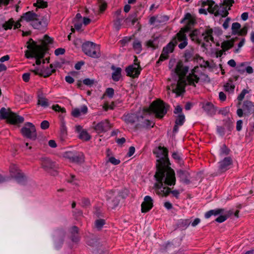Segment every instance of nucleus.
<instances>
[{
  "instance_id": "nucleus-8",
  "label": "nucleus",
  "mask_w": 254,
  "mask_h": 254,
  "mask_svg": "<svg viewBox=\"0 0 254 254\" xmlns=\"http://www.w3.org/2000/svg\"><path fill=\"white\" fill-rule=\"evenodd\" d=\"M21 133L24 137L32 140L36 139L37 133L35 126L31 123H25L21 129Z\"/></svg>"
},
{
  "instance_id": "nucleus-16",
  "label": "nucleus",
  "mask_w": 254,
  "mask_h": 254,
  "mask_svg": "<svg viewBox=\"0 0 254 254\" xmlns=\"http://www.w3.org/2000/svg\"><path fill=\"white\" fill-rule=\"evenodd\" d=\"M140 68L138 64H134L128 66L126 69L127 75L132 77H136L140 74Z\"/></svg>"
},
{
  "instance_id": "nucleus-24",
  "label": "nucleus",
  "mask_w": 254,
  "mask_h": 254,
  "mask_svg": "<svg viewBox=\"0 0 254 254\" xmlns=\"http://www.w3.org/2000/svg\"><path fill=\"white\" fill-rule=\"evenodd\" d=\"M75 130L78 133L79 137L81 139L87 141L90 139L91 136L89 134L86 130L82 129L80 126H76Z\"/></svg>"
},
{
  "instance_id": "nucleus-49",
  "label": "nucleus",
  "mask_w": 254,
  "mask_h": 254,
  "mask_svg": "<svg viewBox=\"0 0 254 254\" xmlns=\"http://www.w3.org/2000/svg\"><path fill=\"white\" fill-rule=\"evenodd\" d=\"M172 156L175 160H177L178 162L180 165L183 164V162L182 161L181 155L179 153L174 152L173 153Z\"/></svg>"
},
{
  "instance_id": "nucleus-35",
  "label": "nucleus",
  "mask_w": 254,
  "mask_h": 254,
  "mask_svg": "<svg viewBox=\"0 0 254 254\" xmlns=\"http://www.w3.org/2000/svg\"><path fill=\"white\" fill-rule=\"evenodd\" d=\"M224 209H216L214 210H211L207 212L205 214L206 218H209L212 215H217L220 213H223Z\"/></svg>"
},
{
  "instance_id": "nucleus-25",
  "label": "nucleus",
  "mask_w": 254,
  "mask_h": 254,
  "mask_svg": "<svg viewBox=\"0 0 254 254\" xmlns=\"http://www.w3.org/2000/svg\"><path fill=\"white\" fill-rule=\"evenodd\" d=\"M88 108L85 105H83L79 108H74L72 110L71 114L74 117H78L82 115H85L87 113Z\"/></svg>"
},
{
  "instance_id": "nucleus-41",
  "label": "nucleus",
  "mask_w": 254,
  "mask_h": 254,
  "mask_svg": "<svg viewBox=\"0 0 254 254\" xmlns=\"http://www.w3.org/2000/svg\"><path fill=\"white\" fill-rule=\"evenodd\" d=\"M133 47L136 53L138 54L141 51V43L138 41L135 40L133 43Z\"/></svg>"
},
{
  "instance_id": "nucleus-34",
  "label": "nucleus",
  "mask_w": 254,
  "mask_h": 254,
  "mask_svg": "<svg viewBox=\"0 0 254 254\" xmlns=\"http://www.w3.org/2000/svg\"><path fill=\"white\" fill-rule=\"evenodd\" d=\"M38 104L44 107L49 106L48 100L42 94L38 95Z\"/></svg>"
},
{
  "instance_id": "nucleus-6",
  "label": "nucleus",
  "mask_w": 254,
  "mask_h": 254,
  "mask_svg": "<svg viewBox=\"0 0 254 254\" xmlns=\"http://www.w3.org/2000/svg\"><path fill=\"white\" fill-rule=\"evenodd\" d=\"M153 112L158 118H162L167 113V108L163 102L160 100L154 101L150 106L147 112Z\"/></svg>"
},
{
  "instance_id": "nucleus-57",
  "label": "nucleus",
  "mask_w": 254,
  "mask_h": 254,
  "mask_svg": "<svg viewBox=\"0 0 254 254\" xmlns=\"http://www.w3.org/2000/svg\"><path fill=\"white\" fill-rule=\"evenodd\" d=\"M61 131L63 135H64L66 133V127L65 123L64 121H62L61 124Z\"/></svg>"
},
{
  "instance_id": "nucleus-37",
  "label": "nucleus",
  "mask_w": 254,
  "mask_h": 254,
  "mask_svg": "<svg viewBox=\"0 0 254 254\" xmlns=\"http://www.w3.org/2000/svg\"><path fill=\"white\" fill-rule=\"evenodd\" d=\"M234 45V41L232 40L226 41L223 42L221 44V48L222 49L226 52L229 49H231Z\"/></svg>"
},
{
  "instance_id": "nucleus-38",
  "label": "nucleus",
  "mask_w": 254,
  "mask_h": 254,
  "mask_svg": "<svg viewBox=\"0 0 254 254\" xmlns=\"http://www.w3.org/2000/svg\"><path fill=\"white\" fill-rule=\"evenodd\" d=\"M121 76V68L120 67L116 68L112 73V78L114 81H118L119 80Z\"/></svg>"
},
{
  "instance_id": "nucleus-30",
  "label": "nucleus",
  "mask_w": 254,
  "mask_h": 254,
  "mask_svg": "<svg viewBox=\"0 0 254 254\" xmlns=\"http://www.w3.org/2000/svg\"><path fill=\"white\" fill-rule=\"evenodd\" d=\"M87 244L93 251H97L101 247V245L96 239H91L87 241Z\"/></svg>"
},
{
  "instance_id": "nucleus-40",
  "label": "nucleus",
  "mask_w": 254,
  "mask_h": 254,
  "mask_svg": "<svg viewBox=\"0 0 254 254\" xmlns=\"http://www.w3.org/2000/svg\"><path fill=\"white\" fill-rule=\"evenodd\" d=\"M83 161V155L82 153H74L72 161L75 162H81Z\"/></svg>"
},
{
  "instance_id": "nucleus-19",
  "label": "nucleus",
  "mask_w": 254,
  "mask_h": 254,
  "mask_svg": "<svg viewBox=\"0 0 254 254\" xmlns=\"http://www.w3.org/2000/svg\"><path fill=\"white\" fill-rule=\"evenodd\" d=\"M38 15L33 11H28L21 16L20 20V22L25 21L27 22H31V24L34 22L35 20L37 19Z\"/></svg>"
},
{
  "instance_id": "nucleus-31",
  "label": "nucleus",
  "mask_w": 254,
  "mask_h": 254,
  "mask_svg": "<svg viewBox=\"0 0 254 254\" xmlns=\"http://www.w3.org/2000/svg\"><path fill=\"white\" fill-rule=\"evenodd\" d=\"M50 69H48L45 74H44L42 73L41 71H39V69H35V70H32L31 71L33 72L35 74H38L40 75L41 76H43L44 77H48L52 74V73L54 72L55 71V69L53 68V65L52 64L50 65Z\"/></svg>"
},
{
  "instance_id": "nucleus-54",
  "label": "nucleus",
  "mask_w": 254,
  "mask_h": 254,
  "mask_svg": "<svg viewBox=\"0 0 254 254\" xmlns=\"http://www.w3.org/2000/svg\"><path fill=\"white\" fill-rule=\"evenodd\" d=\"M108 161L110 162L113 165H118L120 163V160L117 159L114 157H109Z\"/></svg>"
},
{
  "instance_id": "nucleus-55",
  "label": "nucleus",
  "mask_w": 254,
  "mask_h": 254,
  "mask_svg": "<svg viewBox=\"0 0 254 254\" xmlns=\"http://www.w3.org/2000/svg\"><path fill=\"white\" fill-rule=\"evenodd\" d=\"M52 108L54 110H55L56 112H61V113H65V109L64 108L61 107L58 105H56L53 106Z\"/></svg>"
},
{
  "instance_id": "nucleus-28",
  "label": "nucleus",
  "mask_w": 254,
  "mask_h": 254,
  "mask_svg": "<svg viewBox=\"0 0 254 254\" xmlns=\"http://www.w3.org/2000/svg\"><path fill=\"white\" fill-rule=\"evenodd\" d=\"M124 121L127 124L132 125L138 120L137 116L134 114H127L124 117Z\"/></svg>"
},
{
  "instance_id": "nucleus-50",
  "label": "nucleus",
  "mask_w": 254,
  "mask_h": 254,
  "mask_svg": "<svg viewBox=\"0 0 254 254\" xmlns=\"http://www.w3.org/2000/svg\"><path fill=\"white\" fill-rule=\"evenodd\" d=\"M104 224L105 220L103 219L97 220L95 223L96 227L98 229H100Z\"/></svg>"
},
{
  "instance_id": "nucleus-23",
  "label": "nucleus",
  "mask_w": 254,
  "mask_h": 254,
  "mask_svg": "<svg viewBox=\"0 0 254 254\" xmlns=\"http://www.w3.org/2000/svg\"><path fill=\"white\" fill-rule=\"evenodd\" d=\"M232 164V159L230 157H226L219 162V169L222 172H225L230 168Z\"/></svg>"
},
{
  "instance_id": "nucleus-61",
  "label": "nucleus",
  "mask_w": 254,
  "mask_h": 254,
  "mask_svg": "<svg viewBox=\"0 0 254 254\" xmlns=\"http://www.w3.org/2000/svg\"><path fill=\"white\" fill-rule=\"evenodd\" d=\"M65 52V50L63 48H58L55 51V54L56 56L63 55Z\"/></svg>"
},
{
  "instance_id": "nucleus-7",
  "label": "nucleus",
  "mask_w": 254,
  "mask_h": 254,
  "mask_svg": "<svg viewBox=\"0 0 254 254\" xmlns=\"http://www.w3.org/2000/svg\"><path fill=\"white\" fill-rule=\"evenodd\" d=\"M84 53L92 58H98L100 56L99 47L93 42H87L82 45Z\"/></svg>"
},
{
  "instance_id": "nucleus-9",
  "label": "nucleus",
  "mask_w": 254,
  "mask_h": 254,
  "mask_svg": "<svg viewBox=\"0 0 254 254\" xmlns=\"http://www.w3.org/2000/svg\"><path fill=\"white\" fill-rule=\"evenodd\" d=\"M212 32L213 31L211 29L206 30L205 32L201 34L200 39L199 40L197 39L196 37L197 31L194 30L190 34V37L192 40H197L199 43H200L202 40L207 43H214V39L212 35Z\"/></svg>"
},
{
  "instance_id": "nucleus-26",
  "label": "nucleus",
  "mask_w": 254,
  "mask_h": 254,
  "mask_svg": "<svg viewBox=\"0 0 254 254\" xmlns=\"http://www.w3.org/2000/svg\"><path fill=\"white\" fill-rule=\"evenodd\" d=\"M177 175L182 182L187 184L189 183L190 175L188 172L179 170L177 171Z\"/></svg>"
},
{
  "instance_id": "nucleus-63",
  "label": "nucleus",
  "mask_w": 254,
  "mask_h": 254,
  "mask_svg": "<svg viewBox=\"0 0 254 254\" xmlns=\"http://www.w3.org/2000/svg\"><path fill=\"white\" fill-rule=\"evenodd\" d=\"M52 39L49 36L45 35L44 38L43 43L45 44H48L52 42Z\"/></svg>"
},
{
  "instance_id": "nucleus-20",
  "label": "nucleus",
  "mask_w": 254,
  "mask_h": 254,
  "mask_svg": "<svg viewBox=\"0 0 254 254\" xmlns=\"http://www.w3.org/2000/svg\"><path fill=\"white\" fill-rule=\"evenodd\" d=\"M41 164L42 167L46 170L54 169L56 167L55 162L47 157L41 158Z\"/></svg>"
},
{
  "instance_id": "nucleus-64",
  "label": "nucleus",
  "mask_w": 254,
  "mask_h": 254,
  "mask_svg": "<svg viewBox=\"0 0 254 254\" xmlns=\"http://www.w3.org/2000/svg\"><path fill=\"white\" fill-rule=\"evenodd\" d=\"M74 153L72 152H66L64 154V157L72 161Z\"/></svg>"
},
{
  "instance_id": "nucleus-12",
  "label": "nucleus",
  "mask_w": 254,
  "mask_h": 254,
  "mask_svg": "<svg viewBox=\"0 0 254 254\" xmlns=\"http://www.w3.org/2000/svg\"><path fill=\"white\" fill-rule=\"evenodd\" d=\"M195 69L196 68L193 69L191 71V73H190L187 77V84L194 86H195V83H197L200 78H202L203 77H205L203 78V79L208 78L207 76L204 74H201L200 76H198V75L195 73Z\"/></svg>"
},
{
  "instance_id": "nucleus-59",
  "label": "nucleus",
  "mask_w": 254,
  "mask_h": 254,
  "mask_svg": "<svg viewBox=\"0 0 254 254\" xmlns=\"http://www.w3.org/2000/svg\"><path fill=\"white\" fill-rule=\"evenodd\" d=\"M229 112V108L225 107L219 110V113L223 115L226 116Z\"/></svg>"
},
{
  "instance_id": "nucleus-48",
  "label": "nucleus",
  "mask_w": 254,
  "mask_h": 254,
  "mask_svg": "<svg viewBox=\"0 0 254 254\" xmlns=\"http://www.w3.org/2000/svg\"><path fill=\"white\" fill-rule=\"evenodd\" d=\"M229 149L225 145H223L221 148L220 154L221 156L227 155L229 153Z\"/></svg>"
},
{
  "instance_id": "nucleus-42",
  "label": "nucleus",
  "mask_w": 254,
  "mask_h": 254,
  "mask_svg": "<svg viewBox=\"0 0 254 254\" xmlns=\"http://www.w3.org/2000/svg\"><path fill=\"white\" fill-rule=\"evenodd\" d=\"M224 210L223 211V213H220L221 214L219 216H218L216 219L215 221L219 223H222L225 221L227 218L228 217V215L224 214Z\"/></svg>"
},
{
  "instance_id": "nucleus-43",
  "label": "nucleus",
  "mask_w": 254,
  "mask_h": 254,
  "mask_svg": "<svg viewBox=\"0 0 254 254\" xmlns=\"http://www.w3.org/2000/svg\"><path fill=\"white\" fill-rule=\"evenodd\" d=\"M225 91L228 92H233L235 88V85L232 83L231 81H230L226 83L224 86Z\"/></svg>"
},
{
  "instance_id": "nucleus-10",
  "label": "nucleus",
  "mask_w": 254,
  "mask_h": 254,
  "mask_svg": "<svg viewBox=\"0 0 254 254\" xmlns=\"http://www.w3.org/2000/svg\"><path fill=\"white\" fill-rule=\"evenodd\" d=\"M184 31L183 29L177 34L176 37L174 39V42L175 44H178V47L180 49H183L185 48L188 44V40L185 35Z\"/></svg>"
},
{
  "instance_id": "nucleus-3",
  "label": "nucleus",
  "mask_w": 254,
  "mask_h": 254,
  "mask_svg": "<svg viewBox=\"0 0 254 254\" xmlns=\"http://www.w3.org/2000/svg\"><path fill=\"white\" fill-rule=\"evenodd\" d=\"M28 50L25 51V56L27 58H35L36 59V64L38 65L41 64V59L45 55L44 48L40 45H37L30 39L27 43Z\"/></svg>"
},
{
  "instance_id": "nucleus-45",
  "label": "nucleus",
  "mask_w": 254,
  "mask_h": 254,
  "mask_svg": "<svg viewBox=\"0 0 254 254\" xmlns=\"http://www.w3.org/2000/svg\"><path fill=\"white\" fill-rule=\"evenodd\" d=\"M98 3L99 6V9L101 12L104 11L106 8L107 3L104 0H98Z\"/></svg>"
},
{
  "instance_id": "nucleus-53",
  "label": "nucleus",
  "mask_w": 254,
  "mask_h": 254,
  "mask_svg": "<svg viewBox=\"0 0 254 254\" xmlns=\"http://www.w3.org/2000/svg\"><path fill=\"white\" fill-rule=\"evenodd\" d=\"M73 22L74 28L77 30H80L82 26L81 20H74Z\"/></svg>"
},
{
  "instance_id": "nucleus-27",
  "label": "nucleus",
  "mask_w": 254,
  "mask_h": 254,
  "mask_svg": "<svg viewBox=\"0 0 254 254\" xmlns=\"http://www.w3.org/2000/svg\"><path fill=\"white\" fill-rule=\"evenodd\" d=\"M243 108L245 115H249L251 111L254 110V105L252 102L249 101L244 102Z\"/></svg>"
},
{
  "instance_id": "nucleus-46",
  "label": "nucleus",
  "mask_w": 254,
  "mask_h": 254,
  "mask_svg": "<svg viewBox=\"0 0 254 254\" xmlns=\"http://www.w3.org/2000/svg\"><path fill=\"white\" fill-rule=\"evenodd\" d=\"M34 5L39 8H45L47 6V3L42 0H38L37 2L34 4Z\"/></svg>"
},
{
  "instance_id": "nucleus-58",
  "label": "nucleus",
  "mask_w": 254,
  "mask_h": 254,
  "mask_svg": "<svg viewBox=\"0 0 254 254\" xmlns=\"http://www.w3.org/2000/svg\"><path fill=\"white\" fill-rule=\"evenodd\" d=\"M49 127V123L47 121H43L41 123V127L43 129H46Z\"/></svg>"
},
{
  "instance_id": "nucleus-60",
  "label": "nucleus",
  "mask_w": 254,
  "mask_h": 254,
  "mask_svg": "<svg viewBox=\"0 0 254 254\" xmlns=\"http://www.w3.org/2000/svg\"><path fill=\"white\" fill-rule=\"evenodd\" d=\"M83 82L85 85L90 86L94 84V80L93 79H90L89 78H86L83 80Z\"/></svg>"
},
{
  "instance_id": "nucleus-62",
  "label": "nucleus",
  "mask_w": 254,
  "mask_h": 254,
  "mask_svg": "<svg viewBox=\"0 0 254 254\" xmlns=\"http://www.w3.org/2000/svg\"><path fill=\"white\" fill-rule=\"evenodd\" d=\"M247 33V28L246 27H244L242 29H240L237 34H239V35H246Z\"/></svg>"
},
{
  "instance_id": "nucleus-1",
  "label": "nucleus",
  "mask_w": 254,
  "mask_h": 254,
  "mask_svg": "<svg viewBox=\"0 0 254 254\" xmlns=\"http://www.w3.org/2000/svg\"><path fill=\"white\" fill-rule=\"evenodd\" d=\"M154 153L156 154L157 170L154 176L156 182L155 188L158 194H164L168 190V189H162L161 182L164 181L167 184H174L176 181L174 171L169 166L170 163L168 158V150L166 148L159 147Z\"/></svg>"
},
{
  "instance_id": "nucleus-4",
  "label": "nucleus",
  "mask_w": 254,
  "mask_h": 254,
  "mask_svg": "<svg viewBox=\"0 0 254 254\" xmlns=\"http://www.w3.org/2000/svg\"><path fill=\"white\" fill-rule=\"evenodd\" d=\"M188 71V67L184 66L182 62H179L175 68L174 73L176 77H179L176 90L177 93L180 94L185 91V87L187 84V79L185 80L184 76Z\"/></svg>"
},
{
  "instance_id": "nucleus-2",
  "label": "nucleus",
  "mask_w": 254,
  "mask_h": 254,
  "mask_svg": "<svg viewBox=\"0 0 254 254\" xmlns=\"http://www.w3.org/2000/svg\"><path fill=\"white\" fill-rule=\"evenodd\" d=\"M234 2V0H222V4L219 7L215 4L212 0H207L202 2V6H207V10L211 13H213L215 16L219 15L225 17L229 14L228 10Z\"/></svg>"
},
{
  "instance_id": "nucleus-51",
  "label": "nucleus",
  "mask_w": 254,
  "mask_h": 254,
  "mask_svg": "<svg viewBox=\"0 0 254 254\" xmlns=\"http://www.w3.org/2000/svg\"><path fill=\"white\" fill-rule=\"evenodd\" d=\"M248 93V91L246 89H243L238 97V100L239 101V104H241V101L244 98L245 95Z\"/></svg>"
},
{
  "instance_id": "nucleus-32",
  "label": "nucleus",
  "mask_w": 254,
  "mask_h": 254,
  "mask_svg": "<svg viewBox=\"0 0 254 254\" xmlns=\"http://www.w3.org/2000/svg\"><path fill=\"white\" fill-rule=\"evenodd\" d=\"M204 110L209 115H214L215 113V109L212 104L207 102L203 106Z\"/></svg>"
},
{
  "instance_id": "nucleus-18",
  "label": "nucleus",
  "mask_w": 254,
  "mask_h": 254,
  "mask_svg": "<svg viewBox=\"0 0 254 254\" xmlns=\"http://www.w3.org/2000/svg\"><path fill=\"white\" fill-rule=\"evenodd\" d=\"M161 183L162 184V189L163 190L164 189H168V190L167 191V192L166 193L165 192H164V194H158L157 191H156V189L155 188V184L154 185V186H153V189H154L156 193L157 194H158V195H160V196H167V195H168V194L170 193H171L174 196L176 197H178V195L179 194V192L177 190H172V191H171L170 190V189L168 187H165L164 186V185H168V186H174L176 184V182H175V184H167V183H166L165 182V181H163Z\"/></svg>"
},
{
  "instance_id": "nucleus-52",
  "label": "nucleus",
  "mask_w": 254,
  "mask_h": 254,
  "mask_svg": "<svg viewBox=\"0 0 254 254\" xmlns=\"http://www.w3.org/2000/svg\"><path fill=\"white\" fill-rule=\"evenodd\" d=\"M13 21L12 20H9L8 21L6 22L3 25V28L6 30L8 29L11 28L13 24Z\"/></svg>"
},
{
  "instance_id": "nucleus-5",
  "label": "nucleus",
  "mask_w": 254,
  "mask_h": 254,
  "mask_svg": "<svg viewBox=\"0 0 254 254\" xmlns=\"http://www.w3.org/2000/svg\"><path fill=\"white\" fill-rule=\"evenodd\" d=\"M0 119H6L7 121L13 124L21 123L24 121V118L12 112L8 108H2L0 110Z\"/></svg>"
},
{
  "instance_id": "nucleus-22",
  "label": "nucleus",
  "mask_w": 254,
  "mask_h": 254,
  "mask_svg": "<svg viewBox=\"0 0 254 254\" xmlns=\"http://www.w3.org/2000/svg\"><path fill=\"white\" fill-rule=\"evenodd\" d=\"M10 172L11 175L15 178L18 181L24 177V174L20 170L16 165H12L10 168Z\"/></svg>"
},
{
  "instance_id": "nucleus-14",
  "label": "nucleus",
  "mask_w": 254,
  "mask_h": 254,
  "mask_svg": "<svg viewBox=\"0 0 254 254\" xmlns=\"http://www.w3.org/2000/svg\"><path fill=\"white\" fill-rule=\"evenodd\" d=\"M111 128V125L108 120L102 121L96 124L94 127V129L98 133L106 132Z\"/></svg>"
},
{
  "instance_id": "nucleus-13",
  "label": "nucleus",
  "mask_w": 254,
  "mask_h": 254,
  "mask_svg": "<svg viewBox=\"0 0 254 254\" xmlns=\"http://www.w3.org/2000/svg\"><path fill=\"white\" fill-rule=\"evenodd\" d=\"M195 69L196 68L193 69L191 71V73H190L187 77V84L194 86H195V83H197L200 78H202L203 77H205L203 78V79L208 78L207 76L204 74H201L200 76H198V75L195 73Z\"/></svg>"
},
{
  "instance_id": "nucleus-15",
  "label": "nucleus",
  "mask_w": 254,
  "mask_h": 254,
  "mask_svg": "<svg viewBox=\"0 0 254 254\" xmlns=\"http://www.w3.org/2000/svg\"><path fill=\"white\" fill-rule=\"evenodd\" d=\"M64 237L65 232L64 230H59L55 232L54 235V240L55 245L57 248L61 247V245L63 244Z\"/></svg>"
},
{
  "instance_id": "nucleus-17",
  "label": "nucleus",
  "mask_w": 254,
  "mask_h": 254,
  "mask_svg": "<svg viewBox=\"0 0 254 254\" xmlns=\"http://www.w3.org/2000/svg\"><path fill=\"white\" fill-rule=\"evenodd\" d=\"M153 207V199L149 196H146L141 204V212L145 213L150 210Z\"/></svg>"
},
{
  "instance_id": "nucleus-29",
  "label": "nucleus",
  "mask_w": 254,
  "mask_h": 254,
  "mask_svg": "<svg viewBox=\"0 0 254 254\" xmlns=\"http://www.w3.org/2000/svg\"><path fill=\"white\" fill-rule=\"evenodd\" d=\"M31 25L35 29L42 30L46 26V23L45 21L41 20L38 16L37 19L31 23Z\"/></svg>"
},
{
  "instance_id": "nucleus-44",
  "label": "nucleus",
  "mask_w": 254,
  "mask_h": 254,
  "mask_svg": "<svg viewBox=\"0 0 254 254\" xmlns=\"http://www.w3.org/2000/svg\"><path fill=\"white\" fill-rule=\"evenodd\" d=\"M241 28V25L238 22L233 23L232 26V32L237 34Z\"/></svg>"
},
{
  "instance_id": "nucleus-11",
  "label": "nucleus",
  "mask_w": 254,
  "mask_h": 254,
  "mask_svg": "<svg viewBox=\"0 0 254 254\" xmlns=\"http://www.w3.org/2000/svg\"><path fill=\"white\" fill-rule=\"evenodd\" d=\"M119 197L118 194H115L112 191L108 192L107 194V200L110 207L114 208L118 206L120 202Z\"/></svg>"
},
{
  "instance_id": "nucleus-47",
  "label": "nucleus",
  "mask_w": 254,
  "mask_h": 254,
  "mask_svg": "<svg viewBox=\"0 0 254 254\" xmlns=\"http://www.w3.org/2000/svg\"><path fill=\"white\" fill-rule=\"evenodd\" d=\"M157 41L155 40H149L146 42V46L148 47H150L153 49H155L157 47Z\"/></svg>"
},
{
  "instance_id": "nucleus-33",
  "label": "nucleus",
  "mask_w": 254,
  "mask_h": 254,
  "mask_svg": "<svg viewBox=\"0 0 254 254\" xmlns=\"http://www.w3.org/2000/svg\"><path fill=\"white\" fill-rule=\"evenodd\" d=\"M78 228L76 226H73L70 230L71 238L73 242H76L79 240L78 236Z\"/></svg>"
},
{
  "instance_id": "nucleus-39",
  "label": "nucleus",
  "mask_w": 254,
  "mask_h": 254,
  "mask_svg": "<svg viewBox=\"0 0 254 254\" xmlns=\"http://www.w3.org/2000/svg\"><path fill=\"white\" fill-rule=\"evenodd\" d=\"M185 120V117L183 114H179L176 118L175 123L177 125L182 126Z\"/></svg>"
},
{
  "instance_id": "nucleus-36",
  "label": "nucleus",
  "mask_w": 254,
  "mask_h": 254,
  "mask_svg": "<svg viewBox=\"0 0 254 254\" xmlns=\"http://www.w3.org/2000/svg\"><path fill=\"white\" fill-rule=\"evenodd\" d=\"M176 45L174 42V39L170 42L163 49V51L164 53H166L168 55L169 53H172L174 50V46Z\"/></svg>"
},
{
  "instance_id": "nucleus-56",
  "label": "nucleus",
  "mask_w": 254,
  "mask_h": 254,
  "mask_svg": "<svg viewBox=\"0 0 254 254\" xmlns=\"http://www.w3.org/2000/svg\"><path fill=\"white\" fill-rule=\"evenodd\" d=\"M114 94V90L112 88H108L106 89L105 95L109 96L110 98H112Z\"/></svg>"
},
{
  "instance_id": "nucleus-21",
  "label": "nucleus",
  "mask_w": 254,
  "mask_h": 254,
  "mask_svg": "<svg viewBox=\"0 0 254 254\" xmlns=\"http://www.w3.org/2000/svg\"><path fill=\"white\" fill-rule=\"evenodd\" d=\"M187 21V25L186 26L182 28L183 31H184L185 32H187L189 31L190 26L191 25H193L195 23V19L189 13L186 14L185 18L182 20V22H183L184 21Z\"/></svg>"
}]
</instances>
